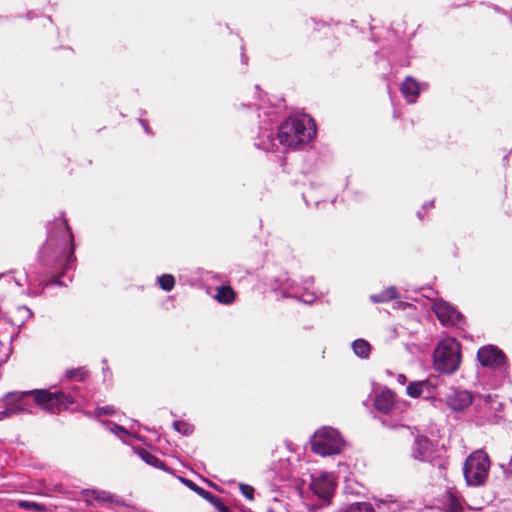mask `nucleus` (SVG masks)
<instances>
[{"instance_id":"f257e3e1","label":"nucleus","mask_w":512,"mask_h":512,"mask_svg":"<svg viewBox=\"0 0 512 512\" xmlns=\"http://www.w3.org/2000/svg\"><path fill=\"white\" fill-rule=\"evenodd\" d=\"M74 242L73 234L67 220L61 216L48 226V236L39 255V271L37 266H31L26 271L28 294L38 296L40 287L51 284L62 285L59 280L73 265Z\"/></svg>"},{"instance_id":"f03ea898","label":"nucleus","mask_w":512,"mask_h":512,"mask_svg":"<svg viewBox=\"0 0 512 512\" xmlns=\"http://www.w3.org/2000/svg\"><path fill=\"white\" fill-rule=\"evenodd\" d=\"M254 104L260 118L258 130L254 139V146L265 152L273 151L277 142L285 148L298 149L307 144L316 134L314 120L306 114H297L282 122L278 128L277 139L273 137L272 125L277 121L275 108L266 110L264 101Z\"/></svg>"},{"instance_id":"7ed1b4c3","label":"nucleus","mask_w":512,"mask_h":512,"mask_svg":"<svg viewBox=\"0 0 512 512\" xmlns=\"http://www.w3.org/2000/svg\"><path fill=\"white\" fill-rule=\"evenodd\" d=\"M27 396H32L35 404L50 413L66 410L75 402V399L70 394H65L61 391L51 392L47 389H35L9 392L3 398L6 408L0 411V421L19 413H32L30 405L25 401Z\"/></svg>"},{"instance_id":"20e7f679","label":"nucleus","mask_w":512,"mask_h":512,"mask_svg":"<svg viewBox=\"0 0 512 512\" xmlns=\"http://www.w3.org/2000/svg\"><path fill=\"white\" fill-rule=\"evenodd\" d=\"M445 401L449 409L453 412H464L473 403L475 410L478 411L476 416V423L478 425L484 424L488 421L492 412L488 410L489 404L492 402V396L487 395L484 398H480L475 402L472 393L465 389L451 388L450 392L446 395Z\"/></svg>"},{"instance_id":"39448f33","label":"nucleus","mask_w":512,"mask_h":512,"mask_svg":"<svg viewBox=\"0 0 512 512\" xmlns=\"http://www.w3.org/2000/svg\"><path fill=\"white\" fill-rule=\"evenodd\" d=\"M434 367L444 374L455 373L461 363V346L454 338L441 340L433 353Z\"/></svg>"},{"instance_id":"423d86ee","label":"nucleus","mask_w":512,"mask_h":512,"mask_svg":"<svg viewBox=\"0 0 512 512\" xmlns=\"http://www.w3.org/2000/svg\"><path fill=\"white\" fill-rule=\"evenodd\" d=\"M490 469L489 456L482 450L471 453L464 462L463 474L467 485L481 486L488 477Z\"/></svg>"},{"instance_id":"0eeeda50","label":"nucleus","mask_w":512,"mask_h":512,"mask_svg":"<svg viewBox=\"0 0 512 512\" xmlns=\"http://www.w3.org/2000/svg\"><path fill=\"white\" fill-rule=\"evenodd\" d=\"M312 284L313 277L305 278L302 285L284 277L276 279L272 288L275 292H280L282 297H291L305 304H312L316 300V294L310 291Z\"/></svg>"},{"instance_id":"6e6552de","label":"nucleus","mask_w":512,"mask_h":512,"mask_svg":"<svg viewBox=\"0 0 512 512\" xmlns=\"http://www.w3.org/2000/svg\"><path fill=\"white\" fill-rule=\"evenodd\" d=\"M344 441L340 433L331 427H324L315 432L311 446L312 451L321 456H331L341 452Z\"/></svg>"},{"instance_id":"1a4fd4ad","label":"nucleus","mask_w":512,"mask_h":512,"mask_svg":"<svg viewBox=\"0 0 512 512\" xmlns=\"http://www.w3.org/2000/svg\"><path fill=\"white\" fill-rule=\"evenodd\" d=\"M477 358L483 367L491 369L495 373L494 385H497L507 377L508 365L505 354L496 346L481 347L477 352Z\"/></svg>"},{"instance_id":"9d476101","label":"nucleus","mask_w":512,"mask_h":512,"mask_svg":"<svg viewBox=\"0 0 512 512\" xmlns=\"http://www.w3.org/2000/svg\"><path fill=\"white\" fill-rule=\"evenodd\" d=\"M442 381L443 380L438 376H431L422 381H413L407 386L406 392L412 398H418L422 395L426 398H430L439 393L438 388Z\"/></svg>"},{"instance_id":"9b49d317","label":"nucleus","mask_w":512,"mask_h":512,"mask_svg":"<svg viewBox=\"0 0 512 512\" xmlns=\"http://www.w3.org/2000/svg\"><path fill=\"white\" fill-rule=\"evenodd\" d=\"M432 309L443 325L460 327L464 322L461 313L443 300L435 301Z\"/></svg>"},{"instance_id":"f8f14e48","label":"nucleus","mask_w":512,"mask_h":512,"mask_svg":"<svg viewBox=\"0 0 512 512\" xmlns=\"http://www.w3.org/2000/svg\"><path fill=\"white\" fill-rule=\"evenodd\" d=\"M310 488L319 498L329 500L333 495L335 482L331 474L321 473L312 477Z\"/></svg>"},{"instance_id":"ddd939ff","label":"nucleus","mask_w":512,"mask_h":512,"mask_svg":"<svg viewBox=\"0 0 512 512\" xmlns=\"http://www.w3.org/2000/svg\"><path fill=\"white\" fill-rule=\"evenodd\" d=\"M434 443L426 436L418 435L412 447V456L416 460L431 462L436 457Z\"/></svg>"},{"instance_id":"4468645a","label":"nucleus","mask_w":512,"mask_h":512,"mask_svg":"<svg viewBox=\"0 0 512 512\" xmlns=\"http://www.w3.org/2000/svg\"><path fill=\"white\" fill-rule=\"evenodd\" d=\"M375 409L384 414H392L394 411V397L391 390H383L375 396L374 399Z\"/></svg>"},{"instance_id":"2eb2a0df","label":"nucleus","mask_w":512,"mask_h":512,"mask_svg":"<svg viewBox=\"0 0 512 512\" xmlns=\"http://www.w3.org/2000/svg\"><path fill=\"white\" fill-rule=\"evenodd\" d=\"M400 90L409 103H415L420 93L419 83L412 77H407Z\"/></svg>"},{"instance_id":"dca6fc26","label":"nucleus","mask_w":512,"mask_h":512,"mask_svg":"<svg viewBox=\"0 0 512 512\" xmlns=\"http://www.w3.org/2000/svg\"><path fill=\"white\" fill-rule=\"evenodd\" d=\"M135 453L147 464L159 468L162 470H166V465L155 455L151 454L144 448H136Z\"/></svg>"},{"instance_id":"f3484780","label":"nucleus","mask_w":512,"mask_h":512,"mask_svg":"<svg viewBox=\"0 0 512 512\" xmlns=\"http://www.w3.org/2000/svg\"><path fill=\"white\" fill-rule=\"evenodd\" d=\"M398 298V293L395 287H388L382 290L378 294L370 296V300L373 303H385Z\"/></svg>"},{"instance_id":"a211bd4d","label":"nucleus","mask_w":512,"mask_h":512,"mask_svg":"<svg viewBox=\"0 0 512 512\" xmlns=\"http://www.w3.org/2000/svg\"><path fill=\"white\" fill-rule=\"evenodd\" d=\"M235 292L230 286H220L217 288V292L214 298L222 304H231L235 299Z\"/></svg>"},{"instance_id":"6ab92c4d","label":"nucleus","mask_w":512,"mask_h":512,"mask_svg":"<svg viewBox=\"0 0 512 512\" xmlns=\"http://www.w3.org/2000/svg\"><path fill=\"white\" fill-rule=\"evenodd\" d=\"M371 345L364 339H356L352 343L354 354L360 358H368L371 353Z\"/></svg>"},{"instance_id":"aec40b11","label":"nucleus","mask_w":512,"mask_h":512,"mask_svg":"<svg viewBox=\"0 0 512 512\" xmlns=\"http://www.w3.org/2000/svg\"><path fill=\"white\" fill-rule=\"evenodd\" d=\"M339 512H374V509L371 503L356 502L343 506Z\"/></svg>"},{"instance_id":"412c9836","label":"nucleus","mask_w":512,"mask_h":512,"mask_svg":"<svg viewBox=\"0 0 512 512\" xmlns=\"http://www.w3.org/2000/svg\"><path fill=\"white\" fill-rule=\"evenodd\" d=\"M159 286L164 291H171L175 286V278L171 274H163L157 278Z\"/></svg>"},{"instance_id":"4be33fe9","label":"nucleus","mask_w":512,"mask_h":512,"mask_svg":"<svg viewBox=\"0 0 512 512\" xmlns=\"http://www.w3.org/2000/svg\"><path fill=\"white\" fill-rule=\"evenodd\" d=\"M180 481L185 485L187 486L188 488H190L192 491H194L195 493H197L199 496H201L202 498H205L207 496H210V492L209 491H206L204 490L203 488H201L200 486H198L197 484H195L193 481L189 480V479H186V478H183V477H179Z\"/></svg>"},{"instance_id":"5701e85b","label":"nucleus","mask_w":512,"mask_h":512,"mask_svg":"<svg viewBox=\"0 0 512 512\" xmlns=\"http://www.w3.org/2000/svg\"><path fill=\"white\" fill-rule=\"evenodd\" d=\"M173 427H174V429L177 432L181 433L184 436H189L194 431L193 425H191V424H189V423H187L185 421H180V420L179 421H175L173 423Z\"/></svg>"},{"instance_id":"b1692460","label":"nucleus","mask_w":512,"mask_h":512,"mask_svg":"<svg viewBox=\"0 0 512 512\" xmlns=\"http://www.w3.org/2000/svg\"><path fill=\"white\" fill-rule=\"evenodd\" d=\"M204 499L207 500L209 503H211L215 507V509H217L219 512H226L229 509L224 504V502L221 498L213 495L211 492H210V496H207Z\"/></svg>"},{"instance_id":"393cba45","label":"nucleus","mask_w":512,"mask_h":512,"mask_svg":"<svg viewBox=\"0 0 512 512\" xmlns=\"http://www.w3.org/2000/svg\"><path fill=\"white\" fill-rule=\"evenodd\" d=\"M18 505H19V507H21L25 510H30V511L42 512L45 510L43 505H41L37 502H34V501L21 500L18 502Z\"/></svg>"},{"instance_id":"a878e982","label":"nucleus","mask_w":512,"mask_h":512,"mask_svg":"<svg viewBox=\"0 0 512 512\" xmlns=\"http://www.w3.org/2000/svg\"><path fill=\"white\" fill-rule=\"evenodd\" d=\"M86 371L84 368H76V369H69L66 371V377L69 379H79L83 380L86 376Z\"/></svg>"},{"instance_id":"bb28decb","label":"nucleus","mask_w":512,"mask_h":512,"mask_svg":"<svg viewBox=\"0 0 512 512\" xmlns=\"http://www.w3.org/2000/svg\"><path fill=\"white\" fill-rule=\"evenodd\" d=\"M239 489H240V492L241 494L247 499V500H253L254 499V493H255V489L251 486V485H248V484H244V483H240L239 484Z\"/></svg>"},{"instance_id":"cd10ccee","label":"nucleus","mask_w":512,"mask_h":512,"mask_svg":"<svg viewBox=\"0 0 512 512\" xmlns=\"http://www.w3.org/2000/svg\"><path fill=\"white\" fill-rule=\"evenodd\" d=\"M9 354H10V346L5 345L0 341V366L7 361Z\"/></svg>"},{"instance_id":"c85d7f7f","label":"nucleus","mask_w":512,"mask_h":512,"mask_svg":"<svg viewBox=\"0 0 512 512\" xmlns=\"http://www.w3.org/2000/svg\"><path fill=\"white\" fill-rule=\"evenodd\" d=\"M91 495L95 499H99L102 501H110L111 495L105 491L92 490Z\"/></svg>"},{"instance_id":"c756f323","label":"nucleus","mask_w":512,"mask_h":512,"mask_svg":"<svg viewBox=\"0 0 512 512\" xmlns=\"http://www.w3.org/2000/svg\"><path fill=\"white\" fill-rule=\"evenodd\" d=\"M107 428L114 434L118 435L121 437V434H124L126 435L127 434V431L125 428H123L122 426H119L117 424H114V423H108L107 424Z\"/></svg>"},{"instance_id":"7c9ffc66","label":"nucleus","mask_w":512,"mask_h":512,"mask_svg":"<svg viewBox=\"0 0 512 512\" xmlns=\"http://www.w3.org/2000/svg\"><path fill=\"white\" fill-rule=\"evenodd\" d=\"M115 412L114 408L112 406H104V407H98L96 409V414L98 416L100 415H109L113 414Z\"/></svg>"},{"instance_id":"2f4dec72","label":"nucleus","mask_w":512,"mask_h":512,"mask_svg":"<svg viewBox=\"0 0 512 512\" xmlns=\"http://www.w3.org/2000/svg\"><path fill=\"white\" fill-rule=\"evenodd\" d=\"M461 510L460 505L457 501L453 500L450 507V512H459Z\"/></svg>"},{"instance_id":"473e14b6","label":"nucleus","mask_w":512,"mask_h":512,"mask_svg":"<svg viewBox=\"0 0 512 512\" xmlns=\"http://www.w3.org/2000/svg\"><path fill=\"white\" fill-rule=\"evenodd\" d=\"M139 123L144 128L145 132L147 134H149L150 133V128H149L148 122L146 120H144V119H139Z\"/></svg>"},{"instance_id":"72a5a7b5","label":"nucleus","mask_w":512,"mask_h":512,"mask_svg":"<svg viewBox=\"0 0 512 512\" xmlns=\"http://www.w3.org/2000/svg\"><path fill=\"white\" fill-rule=\"evenodd\" d=\"M433 207V201H430L428 203H425L423 206H422V210H427L429 208Z\"/></svg>"},{"instance_id":"f704fd0d","label":"nucleus","mask_w":512,"mask_h":512,"mask_svg":"<svg viewBox=\"0 0 512 512\" xmlns=\"http://www.w3.org/2000/svg\"><path fill=\"white\" fill-rule=\"evenodd\" d=\"M406 381V377L403 374L398 375V382L404 384Z\"/></svg>"},{"instance_id":"c9c22d12","label":"nucleus","mask_w":512,"mask_h":512,"mask_svg":"<svg viewBox=\"0 0 512 512\" xmlns=\"http://www.w3.org/2000/svg\"><path fill=\"white\" fill-rule=\"evenodd\" d=\"M417 217H418L419 219H423V213H422V211H418V212H417Z\"/></svg>"},{"instance_id":"e433bc0d","label":"nucleus","mask_w":512,"mask_h":512,"mask_svg":"<svg viewBox=\"0 0 512 512\" xmlns=\"http://www.w3.org/2000/svg\"><path fill=\"white\" fill-rule=\"evenodd\" d=\"M242 61H243L244 63H246V61H247V57H246L244 54H242Z\"/></svg>"},{"instance_id":"4c0bfd02","label":"nucleus","mask_w":512,"mask_h":512,"mask_svg":"<svg viewBox=\"0 0 512 512\" xmlns=\"http://www.w3.org/2000/svg\"><path fill=\"white\" fill-rule=\"evenodd\" d=\"M266 512H277V511H275V509H273V508H268Z\"/></svg>"},{"instance_id":"58836bf2","label":"nucleus","mask_w":512,"mask_h":512,"mask_svg":"<svg viewBox=\"0 0 512 512\" xmlns=\"http://www.w3.org/2000/svg\"><path fill=\"white\" fill-rule=\"evenodd\" d=\"M4 276H6V274L1 273V274H0V279H1L2 277H4Z\"/></svg>"},{"instance_id":"ea45409f","label":"nucleus","mask_w":512,"mask_h":512,"mask_svg":"<svg viewBox=\"0 0 512 512\" xmlns=\"http://www.w3.org/2000/svg\"><path fill=\"white\" fill-rule=\"evenodd\" d=\"M15 282H16V284H17L18 286H21V283H20V282H18L17 280H15Z\"/></svg>"},{"instance_id":"a19ab883","label":"nucleus","mask_w":512,"mask_h":512,"mask_svg":"<svg viewBox=\"0 0 512 512\" xmlns=\"http://www.w3.org/2000/svg\"><path fill=\"white\" fill-rule=\"evenodd\" d=\"M510 465H511V467H512V456H511V460H510Z\"/></svg>"},{"instance_id":"79ce46f5","label":"nucleus","mask_w":512,"mask_h":512,"mask_svg":"<svg viewBox=\"0 0 512 512\" xmlns=\"http://www.w3.org/2000/svg\"><path fill=\"white\" fill-rule=\"evenodd\" d=\"M226 512H232V511L230 509H228V511H226Z\"/></svg>"}]
</instances>
